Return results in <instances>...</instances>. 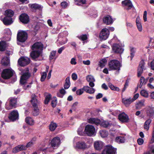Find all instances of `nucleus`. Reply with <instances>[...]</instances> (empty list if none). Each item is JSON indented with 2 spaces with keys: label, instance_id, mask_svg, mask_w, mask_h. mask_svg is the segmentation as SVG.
Returning <instances> with one entry per match:
<instances>
[{
  "label": "nucleus",
  "instance_id": "obj_1",
  "mask_svg": "<svg viewBox=\"0 0 154 154\" xmlns=\"http://www.w3.org/2000/svg\"><path fill=\"white\" fill-rule=\"evenodd\" d=\"M30 102L34 108L32 112V115L34 116H36L39 114V110L37 104V100L36 99V96L35 94H32V95Z\"/></svg>",
  "mask_w": 154,
  "mask_h": 154
},
{
  "label": "nucleus",
  "instance_id": "obj_2",
  "mask_svg": "<svg viewBox=\"0 0 154 154\" xmlns=\"http://www.w3.org/2000/svg\"><path fill=\"white\" fill-rule=\"evenodd\" d=\"M22 74L21 76L20 83L22 85H24L26 83L27 80L31 76V74L29 72V69L26 68L22 72Z\"/></svg>",
  "mask_w": 154,
  "mask_h": 154
},
{
  "label": "nucleus",
  "instance_id": "obj_3",
  "mask_svg": "<svg viewBox=\"0 0 154 154\" xmlns=\"http://www.w3.org/2000/svg\"><path fill=\"white\" fill-rule=\"evenodd\" d=\"M108 66L109 68L111 70L119 71L122 65L118 60H112L109 62Z\"/></svg>",
  "mask_w": 154,
  "mask_h": 154
},
{
  "label": "nucleus",
  "instance_id": "obj_4",
  "mask_svg": "<svg viewBox=\"0 0 154 154\" xmlns=\"http://www.w3.org/2000/svg\"><path fill=\"white\" fill-rule=\"evenodd\" d=\"M13 75L12 70L9 69H6L3 70L1 74L2 78L5 79H8L12 77Z\"/></svg>",
  "mask_w": 154,
  "mask_h": 154
},
{
  "label": "nucleus",
  "instance_id": "obj_5",
  "mask_svg": "<svg viewBox=\"0 0 154 154\" xmlns=\"http://www.w3.org/2000/svg\"><path fill=\"white\" fill-rule=\"evenodd\" d=\"M27 34L26 32L24 31L18 32L17 35V39L19 42H24L27 40Z\"/></svg>",
  "mask_w": 154,
  "mask_h": 154
},
{
  "label": "nucleus",
  "instance_id": "obj_6",
  "mask_svg": "<svg viewBox=\"0 0 154 154\" xmlns=\"http://www.w3.org/2000/svg\"><path fill=\"white\" fill-rule=\"evenodd\" d=\"M145 115L149 119H152L154 117V107L148 106L145 109Z\"/></svg>",
  "mask_w": 154,
  "mask_h": 154
},
{
  "label": "nucleus",
  "instance_id": "obj_7",
  "mask_svg": "<svg viewBox=\"0 0 154 154\" xmlns=\"http://www.w3.org/2000/svg\"><path fill=\"white\" fill-rule=\"evenodd\" d=\"M116 149L114 148L111 145L107 146L103 150L101 154H115Z\"/></svg>",
  "mask_w": 154,
  "mask_h": 154
},
{
  "label": "nucleus",
  "instance_id": "obj_8",
  "mask_svg": "<svg viewBox=\"0 0 154 154\" xmlns=\"http://www.w3.org/2000/svg\"><path fill=\"white\" fill-rule=\"evenodd\" d=\"M85 132L88 136H91L94 134L95 128L92 125H87L85 127Z\"/></svg>",
  "mask_w": 154,
  "mask_h": 154
},
{
  "label": "nucleus",
  "instance_id": "obj_9",
  "mask_svg": "<svg viewBox=\"0 0 154 154\" xmlns=\"http://www.w3.org/2000/svg\"><path fill=\"white\" fill-rule=\"evenodd\" d=\"M30 61L29 58L27 57H21L20 58L18 61V64L21 66H25L28 65Z\"/></svg>",
  "mask_w": 154,
  "mask_h": 154
},
{
  "label": "nucleus",
  "instance_id": "obj_10",
  "mask_svg": "<svg viewBox=\"0 0 154 154\" xmlns=\"http://www.w3.org/2000/svg\"><path fill=\"white\" fill-rule=\"evenodd\" d=\"M118 119L122 123H128L129 119L128 116L124 112L119 114L118 116Z\"/></svg>",
  "mask_w": 154,
  "mask_h": 154
},
{
  "label": "nucleus",
  "instance_id": "obj_11",
  "mask_svg": "<svg viewBox=\"0 0 154 154\" xmlns=\"http://www.w3.org/2000/svg\"><path fill=\"white\" fill-rule=\"evenodd\" d=\"M112 50L114 53L121 54L123 51V49L119 44H114L112 46Z\"/></svg>",
  "mask_w": 154,
  "mask_h": 154
},
{
  "label": "nucleus",
  "instance_id": "obj_12",
  "mask_svg": "<svg viewBox=\"0 0 154 154\" xmlns=\"http://www.w3.org/2000/svg\"><path fill=\"white\" fill-rule=\"evenodd\" d=\"M19 114L17 111H13L9 114L8 118L12 122L18 119Z\"/></svg>",
  "mask_w": 154,
  "mask_h": 154
},
{
  "label": "nucleus",
  "instance_id": "obj_13",
  "mask_svg": "<svg viewBox=\"0 0 154 154\" xmlns=\"http://www.w3.org/2000/svg\"><path fill=\"white\" fill-rule=\"evenodd\" d=\"M19 19L20 21L24 24L28 23L29 20V16L26 13L21 14L20 16Z\"/></svg>",
  "mask_w": 154,
  "mask_h": 154
},
{
  "label": "nucleus",
  "instance_id": "obj_14",
  "mask_svg": "<svg viewBox=\"0 0 154 154\" xmlns=\"http://www.w3.org/2000/svg\"><path fill=\"white\" fill-rule=\"evenodd\" d=\"M109 34V31L107 29H103L100 34V38L103 40H105L108 38Z\"/></svg>",
  "mask_w": 154,
  "mask_h": 154
},
{
  "label": "nucleus",
  "instance_id": "obj_15",
  "mask_svg": "<svg viewBox=\"0 0 154 154\" xmlns=\"http://www.w3.org/2000/svg\"><path fill=\"white\" fill-rule=\"evenodd\" d=\"M145 63L143 60H141L140 62V63L137 69V76L138 77L141 76L143 72Z\"/></svg>",
  "mask_w": 154,
  "mask_h": 154
},
{
  "label": "nucleus",
  "instance_id": "obj_16",
  "mask_svg": "<svg viewBox=\"0 0 154 154\" xmlns=\"http://www.w3.org/2000/svg\"><path fill=\"white\" fill-rule=\"evenodd\" d=\"M42 51L35 50L32 51L30 54V56L32 59L35 60L38 58L40 55Z\"/></svg>",
  "mask_w": 154,
  "mask_h": 154
},
{
  "label": "nucleus",
  "instance_id": "obj_17",
  "mask_svg": "<svg viewBox=\"0 0 154 154\" xmlns=\"http://www.w3.org/2000/svg\"><path fill=\"white\" fill-rule=\"evenodd\" d=\"M43 48V45L41 42H37L34 43L31 46V49L34 50L35 49H40L42 50Z\"/></svg>",
  "mask_w": 154,
  "mask_h": 154
},
{
  "label": "nucleus",
  "instance_id": "obj_18",
  "mask_svg": "<svg viewBox=\"0 0 154 154\" xmlns=\"http://www.w3.org/2000/svg\"><path fill=\"white\" fill-rule=\"evenodd\" d=\"M60 139L58 137L54 138L51 142V145L52 147L58 146L60 144Z\"/></svg>",
  "mask_w": 154,
  "mask_h": 154
},
{
  "label": "nucleus",
  "instance_id": "obj_19",
  "mask_svg": "<svg viewBox=\"0 0 154 154\" xmlns=\"http://www.w3.org/2000/svg\"><path fill=\"white\" fill-rule=\"evenodd\" d=\"M103 21V22L107 25L112 24L113 23L112 18L109 15L104 17Z\"/></svg>",
  "mask_w": 154,
  "mask_h": 154
},
{
  "label": "nucleus",
  "instance_id": "obj_20",
  "mask_svg": "<svg viewBox=\"0 0 154 154\" xmlns=\"http://www.w3.org/2000/svg\"><path fill=\"white\" fill-rule=\"evenodd\" d=\"M94 146L95 149L100 150L103 147V143L100 141H97L94 142Z\"/></svg>",
  "mask_w": 154,
  "mask_h": 154
},
{
  "label": "nucleus",
  "instance_id": "obj_21",
  "mask_svg": "<svg viewBox=\"0 0 154 154\" xmlns=\"http://www.w3.org/2000/svg\"><path fill=\"white\" fill-rule=\"evenodd\" d=\"M88 121L89 123L94 124L97 125H99L100 123V120L95 118H90L88 119Z\"/></svg>",
  "mask_w": 154,
  "mask_h": 154
},
{
  "label": "nucleus",
  "instance_id": "obj_22",
  "mask_svg": "<svg viewBox=\"0 0 154 154\" xmlns=\"http://www.w3.org/2000/svg\"><path fill=\"white\" fill-rule=\"evenodd\" d=\"M99 125L103 128H109L113 124L111 123H109L107 121H101L100 120V123Z\"/></svg>",
  "mask_w": 154,
  "mask_h": 154
},
{
  "label": "nucleus",
  "instance_id": "obj_23",
  "mask_svg": "<svg viewBox=\"0 0 154 154\" xmlns=\"http://www.w3.org/2000/svg\"><path fill=\"white\" fill-rule=\"evenodd\" d=\"M26 146L21 145H18L15 147L13 150V152L14 153H16L20 151L26 150Z\"/></svg>",
  "mask_w": 154,
  "mask_h": 154
},
{
  "label": "nucleus",
  "instance_id": "obj_24",
  "mask_svg": "<svg viewBox=\"0 0 154 154\" xmlns=\"http://www.w3.org/2000/svg\"><path fill=\"white\" fill-rule=\"evenodd\" d=\"M3 22L5 25H9L13 22L12 18L11 17H5L3 20Z\"/></svg>",
  "mask_w": 154,
  "mask_h": 154
},
{
  "label": "nucleus",
  "instance_id": "obj_25",
  "mask_svg": "<svg viewBox=\"0 0 154 154\" xmlns=\"http://www.w3.org/2000/svg\"><path fill=\"white\" fill-rule=\"evenodd\" d=\"M122 5L124 6H127L128 10L131 9L132 7V5L131 2L130 0H125L122 2Z\"/></svg>",
  "mask_w": 154,
  "mask_h": 154
},
{
  "label": "nucleus",
  "instance_id": "obj_26",
  "mask_svg": "<svg viewBox=\"0 0 154 154\" xmlns=\"http://www.w3.org/2000/svg\"><path fill=\"white\" fill-rule=\"evenodd\" d=\"M122 102L126 106H128L133 101L131 97L129 98H123L122 99Z\"/></svg>",
  "mask_w": 154,
  "mask_h": 154
},
{
  "label": "nucleus",
  "instance_id": "obj_27",
  "mask_svg": "<svg viewBox=\"0 0 154 154\" xmlns=\"http://www.w3.org/2000/svg\"><path fill=\"white\" fill-rule=\"evenodd\" d=\"M29 6L32 9H34L35 10H41L42 9V8L41 6L36 3L33 4H29Z\"/></svg>",
  "mask_w": 154,
  "mask_h": 154
},
{
  "label": "nucleus",
  "instance_id": "obj_28",
  "mask_svg": "<svg viewBox=\"0 0 154 154\" xmlns=\"http://www.w3.org/2000/svg\"><path fill=\"white\" fill-rule=\"evenodd\" d=\"M83 89L87 93L90 94H92L94 93L95 90L93 88H90L88 86H84L83 87Z\"/></svg>",
  "mask_w": 154,
  "mask_h": 154
},
{
  "label": "nucleus",
  "instance_id": "obj_29",
  "mask_svg": "<svg viewBox=\"0 0 154 154\" xmlns=\"http://www.w3.org/2000/svg\"><path fill=\"white\" fill-rule=\"evenodd\" d=\"M5 12V17L12 18L14 15V11L11 9L7 10Z\"/></svg>",
  "mask_w": 154,
  "mask_h": 154
},
{
  "label": "nucleus",
  "instance_id": "obj_30",
  "mask_svg": "<svg viewBox=\"0 0 154 154\" xmlns=\"http://www.w3.org/2000/svg\"><path fill=\"white\" fill-rule=\"evenodd\" d=\"M1 62L3 66H8L10 63V60L7 57H4L1 60Z\"/></svg>",
  "mask_w": 154,
  "mask_h": 154
},
{
  "label": "nucleus",
  "instance_id": "obj_31",
  "mask_svg": "<svg viewBox=\"0 0 154 154\" xmlns=\"http://www.w3.org/2000/svg\"><path fill=\"white\" fill-rule=\"evenodd\" d=\"M77 147L79 149H84L86 147L85 143L83 142H79L77 143Z\"/></svg>",
  "mask_w": 154,
  "mask_h": 154
},
{
  "label": "nucleus",
  "instance_id": "obj_32",
  "mask_svg": "<svg viewBox=\"0 0 154 154\" xmlns=\"http://www.w3.org/2000/svg\"><path fill=\"white\" fill-rule=\"evenodd\" d=\"M136 22L139 31L140 32L142 30V28L140 18L139 17H137L136 18Z\"/></svg>",
  "mask_w": 154,
  "mask_h": 154
},
{
  "label": "nucleus",
  "instance_id": "obj_33",
  "mask_svg": "<svg viewBox=\"0 0 154 154\" xmlns=\"http://www.w3.org/2000/svg\"><path fill=\"white\" fill-rule=\"evenodd\" d=\"M25 122L27 124L32 126L34 125V121L30 117H26L25 119Z\"/></svg>",
  "mask_w": 154,
  "mask_h": 154
},
{
  "label": "nucleus",
  "instance_id": "obj_34",
  "mask_svg": "<svg viewBox=\"0 0 154 154\" xmlns=\"http://www.w3.org/2000/svg\"><path fill=\"white\" fill-rule=\"evenodd\" d=\"M115 141L119 143H124L125 140V138L122 136H118L115 140Z\"/></svg>",
  "mask_w": 154,
  "mask_h": 154
},
{
  "label": "nucleus",
  "instance_id": "obj_35",
  "mask_svg": "<svg viewBox=\"0 0 154 154\" xmlns=\"http://www.w3.org/2000/svg\"><path fill=\"white\" fill-rule=\"evenodd\" d=\"M70 85V77H67L66 80L65 82L64 85V88L65 89H68Z\"/></svg>",
  "mask_w": 154,
  "mask_h": 154
},
{
  "label": "nucleus",
  "instance_id": "obj_36",
  "mask_svg": "<svg viewBox=\"0 0 154 154\" xmlns=\"http://www.w3.org/2000/svg\"><path fill=\"white\" fill-rule=\"evenodd\" d=\"M152 120L151 119H148L145 122L144 124V129L148 130L149 127V125L151 123Z\"/></svg>",
  "mask_w": 154,
  "mask_h": 154
},
{
  "label": "nucleus",
  "instance_id": "obj_37",
  "mask_svg": "<svg viewBox=\"0 0 154 154\" xmlns=\"http://www.w3.org/2000/svg\"><path fill=\"white\" fill-rule=\"evenodd\" d=\"M9 102V105L11 107H14L15 106L17 102V99L14 98H11Z\"/></svg>",
  "mask_w": 154,
  "mask_h": 154
},
{
  "label": "nucleus",
  "instance_id": "obj_38",
  "mask_svg": "<svg viewBox=\"0 0 154 154\" xmlns=\"http://www.w3.org/2000/svg\"><path fill=\"white\" fill-rule=\"evenodd\" d=\"M66 93V91L63 88L59 90V93L58 92L57 94V97H60L63 98V95H64Z\"/></svg>",
  "mask_w": 154,
  "mask_h": 154
},
{
  "label": "nucleus",
  "instance_id": "obj_39",
  "mask_svg": "<svg viewBox=\"0 0 154 154\" xmlns=\"http://www.w3.org/2000/svg\"><path fill=\"white\" fill-rule=\"evenodd\" d=\"M107 60L105 58L103 59L99 62V66L101 68L104 67L106 64Z\"/></svg>",
  "mask_w": 154,
  "mask_h": 154
},
{
  "label": "nucleus",
  "instance_id": "obj_40",
  "mask_svg": "<svg viewBox=\"0 0 154 154\" xmlns=\"http://www.w3.org/2000/svg\"><path fill=\"white\" fill-rule=\"evenodd\" d=\"M6 43L4 41H1L0 42V51H3L5 50L6 49Z\"/></svg>",
  "mask_w": 154,
  "mask_h": 154
},
{
  "label": "nucleus",
  "instance_id": "obj_41",
  "mask_svg": "<svg viewBox=\"0 0 154 154\" xmlns=\"http://www.w3.org/2000/svg\"><path fill=\"white\" fill-rule=\"evenodd\" d=\"M108 85L110 89L112 91H120V89L118 87H115L110 82L108 83Z\"/></svg>",
  "mask_w": 154,
  "mask_h": 154
},
{
  "label": "nucleus",
  "instance_id": "obj_42",
  "mask_svg": "<svg viewBox=\"0 0 154 154\" xmlns=\"http://www.w3.org/2000/svg\"><path fill=\"white\" fill-rule=\"evenodd\" d=\"M57 127V125L56 123L51 122L49 128L51 131H54L56 127Z\"/></svg>",
  "mask_w": 154,
  "mask_h": 154
},
{
  "label": "nucleus",
  "instance_id": "obj_43",
  "mask_svg": "<svg viewBox=\"0 0 154 154\" xmlns=\"http://www.w3.org/2000/svg\"><path fill=\"white\" fill-rule=\"evenodd\" d=\"M99 133L101 137H106L108 134V132L105 130L100 131Z\"/></svg>",
  "mask_w": 154,
  "mask_h": 154
},
{
  "label": "nucleus",
  "instance_id": "obj_44",
  "mask_svg": "<svg viewBox=\"0 0 154 154\" xmlns=\"http://www.w3.org/2000/svg\"><path fill=\"white\" fill-rule=\"evenodd\" d=\"M130 54L131 56L130 57L131 58V60L134 56L135 51L134 48L131 47L130 48Z\"/></svg>",
  "mask_w": 154,
  "mask_h": 154
},
{
  "label": "nucleus",
  "instance_id": "obj_45",
  "mask_svg": "<svg viewBox=\"0 0 154 154\" xmlns=\"http://www.w3.org/2000/svg\"><path fill=\"white\" fill-rule=\"evenodd\" d=\"M51 97V94H49L47 95L45 97L44 101V103L45 104H48Z\"/></svg>",
  "mask_w": 154,
  "mask_h": 154
},
{
  "label": "nucleus",
  "instance_id": "obj_46",
  "mask_svg": "<svg viewBox=\"0 0 154 154\" xmlns=\"http://www.w3.org/2000/svg\"><path fill=\"white\" fill-rule=\"evenodd\" d=\"M140 94L141 96L144 97L146 98L148 97L149 94L148 92L144 90H142L140 91Z\"/></svg>",
  "mask_w": 154,
  "mask_h": 154
},
{
  "label": "nucleus",
  "instance_id": "obj_47",
  "mask_svg": "<svg viewBox=\"0 0 154 154\" xmlns=\"http://www.w3.org/2000/svg\"><path fill=\"white\" fill-rule=\"evenodd\" d=\"M145 79L144 78L143 76H142L141 77L140 82V84L139 85V87L140 88H141L143 84H145L146 83V82H145Z\"/></svg>",
  "mask_w": 154,
  "mask_h": 154
},
{
  "label": "nucleus",
  "instance_id": "obj_48",
  "mask_svg": "<svg viewBox=\"0 0 154 154\" xmlns=\"http://www.w3.org/2000/svg\"><path fill=\"white\" fill-rule=\"evenodd\" d=\"M56 54V51H52L50 53L49 56V59L51 60L54 59H55V58Z\"/></svg>",
  "mask_w": 154,
  "mask_h": 154
},
{
  "label": "nucleus",
  "instance_id": "obj_49",
  "mask_svg": "<svg viewBox=\"0 0 154 154\" xmlns=\"http://www.w3.org/2000/svg\"><path fill=\"white\" fill-rule=\"evenodd\" d=\"M86 80L88 82L95 81L94 77L91 75H88L86 77Z\"/></svg>",
  "mask_w": 154,
  "mask_h": 154
},
{
  "label": "nucleus",
  "instance_id": "obj_50",
  "mask_svg": "<svg viewBox=\"0 0 154 154\" xmlns=\"http://www.w3.org/2000/svg\"><path fill=\"white\" fill-rule=\"evenodd\" d=\"M82 41H84L87 40L88 38L86 34H84L81 35L78 37Z\"/></svg>",
  "mask_w": 154,
  "mask_h": 154
},
{
  "label": "nucleus",
  "instance_id": "obj_51",
  "mask_svg": "<svg viewBox=\"0 0 154 154\" xmlns=\"http://www.w3.org/2000/svg\"><path fill=\"white\" fill-rule=\"evenodd\" d=\"M57 99L56 97L54 98V100H52L51 102V105L54 108L56 107L57 104Z\"/></svg>",
  "mask_w": 154,
  "mask_h": 154
},
{
  "label": "nucleus",
  "instance_id": "obj_52",
  "mask_svg": "<svg viewBox=\"0 0 154 154\" xmlns=\"http://www.w3.org/2000/svg\"><path fill=\"white\" fill-rule=\"evenodd\" d=\"M129 82V81L128 79L126 80L125 82L124 85V87L122 89V92H124V91H125L126 88L128 85Z\"/></svg>",
  "mask_w": 154,
  "mask_h": 154
},
{
  "label": "nucleus",
  "instance_id": "obj_53",
  "mask_svg": "<svg viewBox=\"0 0 154 154\" xmlns=\"http://www.w3.org/2000/svg\"><path fill=\"white\" fill-rule=\"evenodd\" d=\"M47 75V73L46 72H43L41 75V81L42 82L44 81Z\"/></svg>",
  "mask_w": 154,
  "mask_h": 154
},
{
  "label": "nucleus",
  "instance_id": "obj_54",
  "mask_svg": "<svg viewBox=\"0 0 154 154\" xmlns=\"http://www.w3.org/2000/svg\"><path fill=\"white\" fill-rule=\"evenodd\" d=\"M84 90L83 88L82 89H78L76 91V94L78 95H82L84 92Z\"/></svg>",
  "mask_w": 154,
  "mask_h": 154
},
{
  "label": "nucleus",
  "instance_id": "obj_55",
  "mask_svg": "<svg viewBox=\"0 0 154 154\" xmlns=\"http://www.w3.org/2000/svg\"><path fill=\"white\" fill-rule=\"evenodd\" d=\"M144 101H141L139 102L136 105V107H142L144 106Z\"/></svg>",
  "mask_w": 154,
  "mask_h": 154
},
{
  "label": "nucleus",
  "instance_id": "obj_56",
  "mask_svg": "<svg viewBox=\"0 0 154 154\" xmlns=\"http://www.w3.org/2000/svg\"><path fill=\"white\" fill-rule=\"evenodd\" d=\"M61 5L63 8H66L68 5V3L65 2H63L61 3Z\"/></svg>",
  "mask_w": 154,
  "mask_h": 154
},
{
  "label": "nucleus",
  "instance_id": "obj_57",
  "mask_svg": "<svg viewBox=\"0 0 154 154\" xmlns=\"http://www.w3.org/2000/svg\"><path fill=\"white\" fill-rule=\"evenodd\" d=\"M144 140L142 138H139L137 140V142L139 145H142L143 143Z\"/></svg>",
  "mask_w": 154,
  "mask_h": 154
},
{
  "label": "nucleus",
  "instance_id": "obj_58",
  "mask_svg": "<svg viewBox=\"0 0 154 154\" xmlns=\"http://www.w3.org/2000/svg\"><path fill=\"white\" fill-rule=\"evenodd\" d=\"M101 88L104 90H106L108 89V88L105 83L101 85Z\"/></svg>",
  "mask_w": 154,
  "mask_h": 154
},
{
  "label": "nucleus",
  "instance_id": "obj_59",
  "mask_svg": "<svg viewBox=\"0 0 154 154\" xmlns=\"http://www.w3.org/2000/svg\"><path fill=\"white\" fill-rule=\"evenodd\" d=\"M33 143L31 142L30 141L27 143L26 145V148H27L31 147L33 145Z\"/></svg>",
  "mask_w": 154,
  "mask_h": 154
},
{
  "label": "nucleus",
  "instance_id": "obj_60",
  "mask_svg": "<svg viewBox=\"0 0 154 154\" xmlns=\"http://www.w3.org/2000/svg\"><path fill=\"white\" fill-rule=\"evenodd\" d=\"M147 11H144L143 15V19L144 22L147 21Z\"/></svg>",
  "mask_w": 154,
  "mask_h": 154
},
{
  "label": "nucleus",
  "instance_id": "obj_61",
  "mask_svg": "<svg viewBox=\"0 0 154 154\" xmlns=\"http://www.w3.org/2000/svg\"><path fill=\"white\" fill-rule=\"evenodd\" d=\"M139 96V94L138 93H137L136 94H135L134 95L133 98H131L132 101L133 102L135 100H136L138 97Z\"/></svg>",
  "mask_w": 154,
  "mask_h": 154
},
{
  "label": "nucleus",
  "instance_id": "obj_62",
  "mask_svg": "<svg viewBox=\"0 0 154 154\" xmlns=\"http://www.w3.org/2000/svg\"><path fill=\"white\" fill-rule=\"evenodd\" d=\"M72 78L73 80H75L77 79V75L75 73H73L72 75Z\"/></svg>",
  "mask_w": 154,
  "mask_h": 154
},
{
  "label": "nucleus",
  "instance_id": "obj_63",
  "mask_svg": "<svg viewBox=\"0 0 154 154\" xmlns=\"http://www.w3.org/2000/svg\"><path fill=\"white\" fill-rule=\"evenodd\" d=\"M103 95L102 93H98L96 96V99H99L103 97Z\"/></svg>",
  "mask_w": 154,
  "mask_h": 154
},
{
  "label": "nucleus",
  "instance_id": "obj_64",
  "mask_svg": "<svg viewBox=\"0 0 154 154\" xmlns=\"http://www.w3.org/2000/svg\"><path fill=\"white\" fill-rule=\"evenodd\" d=\"M70 63L72 64L75 65L77 63L75 61V59L74 58H72Z\"/></svg>",
  "mask_w": 154,
  "mask_h": 154
}]
</instances>
